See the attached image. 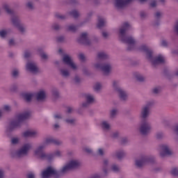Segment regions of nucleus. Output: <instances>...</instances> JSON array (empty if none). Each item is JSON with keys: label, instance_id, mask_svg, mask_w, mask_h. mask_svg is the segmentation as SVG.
<instances>
[{"label": "nucleus", "instance_id": "obj_1", "mask_svg": "<svg viewBox=\"0 0 178 178\" xmlns=\"http://www.w3.org/2000/svg\"><path fill=\"white\" fill-rule=\"evenodd\" d=\"M106 59H109V54L105 51H99L96 56V62L94 63L95 69L102 70L105 76H108L112 69L111 63L104 62Z\"/></svg>", "mask_w": 178, "mask_h": 178}, {"label": "nucleus", "instance_id": "obj_2", "mask_svg": "<svg viewBox=\"0 0 178 178\" xmlns=\"http://www.w3.org/2000/svg\"><path fill=\"white\" fill-rule=\"evenodd\" d=\"M130 29H131V25H130L129 22L122 24L119 29V37L122 42L127 45V50L133 51L136 49V39H134L133 36L126 35V33H127Z\"/></svg>", "mask_w": 178, "mask_h": 178}, {"label": "nucleus", "instance_id": "obj_3", "mask_svg": "<svg viewBox=\"0 0 178 178\" xmlns=\"http://www.w3.org/2000/svg\"><path fill=\"white\" fill-rule=\"evenodd\" d=\"M29 118H30V112L29 111L19 114L16 117V119L12 120L6 127V135L8 137H10L12 131H14L15 129L20 127V126H22V123H23V122L26 119H29Z\"/></svg>", "mask_w": 178, "mask_h": 178}, {"label": "nucleus", "instance_id": "obj_4", "mask_svg": "<svg viewBox=\"0 0 178 178\" xmlns=\"http://www.w3.org/2000/svg\"><path fill=\"white\" fill-rule=\"evenodd\" d=\"M70 170H72V168L67 163L62 168L60 172L58 171L55 168L49 166L42 172L41 178H51L52 176L58 178L59 177L60 173H61V175H66V173H69Z\"/></svg>", "mask_w": 178, "mask_h": 178}, {"label": "nucleus", "instance_id": "obj_5", "mask_svg": "<svg viewBox=\"0 0 178 178\" xmlns=\"http://www.w3.org/2000/svg\"><path fill=\"white\" fill-rule=\"evenodd\" d=\"M3 9L6 10L8 15L11 16V22L13 26L17 29L21 34H24V33H26V26L22 23V21L20 20V18L17 14H16L13 10L10 9V7H9V5L8 4L3 5Z\"/></svg>", "mask_w": 178, "mask_h": 178}, {"label": "nucleus", "instance_id": "obj_6", "mask_svg": "<svg viewBox=\"0 0 178 178\" xmlns=\"http://www.w3.org/2000/svg\"><path fill=\"white\" fill-rule=\"evenodd\" d=\"M139 51L145 52L147 59L149 62H151L152 65L154 67L157 66V65H161V63H165V57L162 56V54L154 57L152 50L148 49L146 45H141L139 47Z\"/></svg>", "mask_w": 178, "mask_h": 178}, {"label": "nucleus", "instance_id": "obj_7", "mask_svg": "<svg viewBox=\"0 0 178 178\" xmlns=\"http://www.w3.org/2000/svg\"><path fill=\"white\" fill-rule=\"evenodd\" d=\"M31 149H33V144L31 143H25L15 152L11 153V156L16 159L24 158L29 155Z\"/></svg>", "mask_w": 178, "mask_h": 178}, {"label": "nucleus", "instance_id": "obj_8", "mask_svg": "<svg viewBox=\"0 0 178 178\" xmlns=\"http://www.w3.org/2000/svg\"><path fill=\"white\" fill-rule=\"evenodd\" d=\"M44 149H45V144L40 145L34 151V154L38 158L40 159H43V161H48V162H51L54 159V155L46 154L44 152Z\"/></svg>", "mask_w": 178, "mask_h": 178}, {"label": "nucleus", "instance_id": "obj_9", "mask_svg": "<svg viewBox=\"0 0 178 178\" xmlns=\"http://www.w3.org/2000/svg\"><path fill=\"white\" fill-rule=\"evenodd\" d=\"M138 129L142 136H148L151 133V130H152V126L148 122V120H141Z\"/></svg>", "mask_w": 178, "mask_h": 178}, {"label": "nucleus", "instance_id": "obj_10", "mask_svg": "<svg viewBox=\"0 0 178 178\" xmlns=\"http://www.w3.org/2000/svg\"><path fill=\"white\" fill-rule=\"evenodd\" d=\"M147 163H155V157L154 156L143 155L136 160V165L137 168H143Z\"/></svg>", "mask_w": 178, "mask_h": 178}, {"label": "nucleus", "instance_id": "obj_11", "mask_svg": "<svg viewBox=\"0 0 178 178\" xmlns=\"http://www.w3.org/2000/svg\"><path fill=\"white\" fill-rule=\"evenodd\" d=\"M113 87L114 90L118 95V97H120V99H121V101H127V92H126L124 89L120 88L119 81H113Z\"/></svg>", "mask_w": 178, "mask_h": 178}, {"label": "nucleus", "instance_id": "obj_12", "mask_svg": "<svg viewBox=\"0 0 178 178\" xmlns=\"http://www.w3.org/2000/svg\"><path fill=\"white\" fill-rule=\"evenodd\" d=\"M154 101L147 102V104L142 107L140 111L141 120H147L148 116H149V112H151V108L154 106Z\"/></svg>", "mask_w": 178, "mask_h": 178}, {"label": "nucleus", "instance_id": "obj_13", "mask_svg": "<svg viewBox=\"0 0 178 178\" xmlns=\"http://www.w3.org/2000/svg\"><path fill=\"white\" fill-rule=\"evenodd\" d=\"M159 155L161 158H165V156L172 155V149H170V147L168 145H160Z\"/></svg>", "mask_w": 178, "mask_h": 178}, {"label": "nucleus", "instance_id": "obj_14", "mask_svg": "<svg viewBox=\"0 0 178 178\" xmlns=\"http://www.w3.org/2000/svg\"><path fill=\"white\" fill-rule=\"evenodd\" d=\"M26 69L28 72L33 73V74H37L38 73V66L34 61H29L26 65Z\"/></svg>", "mask_w": 178, "mask_h": 178}, {"label": "nucleus", "instance_id": "obj_15", "mask_svg": "<svg viewBox=\"0 0 178 178\" xmlns=\"http://www.w3.org/2000/svg\"><path fill=\"white\" fill-rule=\"evenodd\" d=\"M63 62L65 63V65H67V66H69L72 69V70H77V66L74 63H73V60H72V57H70L69 55L65 54L63 57Z\"/></svg>", "mask_w": 178, "mask_h": 178}, {"label": "nucleus", "instance_id": "obj_16", "mask_svg": "<svg viewBox=\"0 0 178 178\" xmlns=\"http://www.w3.org/2000/svg\"><path fill=\"white\" fill-rule=\"evenodd\" d=\"M130 2H133V0H115L114 5L117 9H123V8L127 6Z\"/></svg>", "mask_w": 178, "mask_h": 178}, {"label": "nucleus", "instance_id": "obj_17", "mask_svg": "<svg viewBox=\"0 0 178 178\" xmlns=\"http://www.w3.org/2000/svg\"><path fill=\"white\" fill-rule=\"evenodd\" d=\"M88 35L87 33H83L78 39V42H79V44H83L84 45H90V42Z\"/></svg>", "mask_w": 178, "mask_h": 178}, {"label": "nucleus", "instance_id": "obj_18", "mask_svg": "<svg viewBox=\"0 0 178 178\" xmlns=\"http://www.w3.org/2000/svg\"><path fill=\"white\" fill-rule=\"evenodd\" d=\"M38 135V131L34 130H28L22 134V136L25 137V138H27L29 137H30L31 138H36Z\"/></svg>", "mask_w": 178, "mask_h": 178}, {"label": "nucleus", "instance_id": "obj_19", "mask_svg": "<svg viewBox=\"0 0 178 178\" xmlns=\"http://www.w3.org/2000/svg\"><path fill=\"white\" fill-rule=\"evenodd\" d=\"M43 144H44L45 147H47V145H49V144H54V145H61L62 141L54 138H47Z\"/></svg>", "mask_w": 178, "mask_h": 178}, {"label": "nucleus", "instance_id": "obj_20", "mask_svg": "<svg viewBox=\"0 0 178 178\" xmlns=\"http://www.w3.org/2000/svg\"><path fill=\"white\" fill-rule=\"evenodd\" d=\"M101 127L103 131H111V129H112V126L111 125V122L108 120H103L101 122Z\"/></svg>", "mask_w": 178, "mask_h": 178}, {"label": "nucleus", "instance_id": "obj_21", "mask_svg": "<svg viewBox=\"0 0 178 178\" xmlns=\"http://www.w3.org/2000/svg\"><path fill=\"white\" fill-rule=\"evenodd\" d=\"M68 165L71 168V170H74V169H79L81 165V163L78 160H71L67 163Z\"/></svg>", "mask_w": 178, "mask_h": 178}, {"label": "nucleus", "instance_id": "obj_22", "mask_svg": "<svg viewBox=\"0 0 178 178\" xmlns=\"http://www.w3.org/2000/svg\"><path fill=\"white\" fill-rule=\"evenodd\" d=\"M86 22H87L84 21L83 22L79 24L78 26H76L74 24L68 25L67 26V31H71V33H76V31H77V29H79V27H81V26H83V24Z\"/></svg>", "mask_w": 178, "mask_h": 178}, {"label": "nucleus", "instance_id": "obj_23", "mask_svg": "<svg viewBox=\"0 0 178 178\" xmlns=\"http://www.w3.org/2000/svg\"><path fill=\"white\" fill-rule=\"evenodd\" d=\"M125 155L126 152H124L123 150H118L113 153L112 156H116L118 159H122Z\"/></svg>", "mask_w": 178, "mask_h": 178}, {"label": "nucleus", "instance_id": "obj_24", "mask_svg": "<svg viewBox=\"0 0 178 178\" xmlns=\"http://www.w3.org/2000/svg\"><path fill=\"white\" fill-rule=\"evenodd\" d=\"M46 95L45 91L40 90L36 94V99L37 101H44L45 99Z\"/></svg>", "mask_w": 178, "mask_h": 178}, {"label": "nucleus", "instance_id": "obj_25", "mask_svg": "<svg viewBox=\"0 0 178 178\" xmlns=\"http://www.w3.org/2000/svg\"><path fill=\"white\" fill-rule=\"evenodd\" d=\"M33 97H34V94L31 92H25L22 94V97L26 102H30Z\"/></svg>", "mask_w": 178, "mask_h": 178}, {"label": "nucleus", "instance_id": "obj_26", "mask_svg": "<svg viewBox=\"0 0 178 178\" xmlns=\"http://www.w3.org/2000/svg\"><path fill=\"white\" fill-rule=\"evenodd\" d=\"M60 74L63 77L67 78L70 76V72L67 68H61L60 69Z\"/></svg>", "mask_w": 178, "mask_h": 178}, {"label": "nucleus", "instance_id": "obj_27", "mask_svg": "<svg viewBox=\"0 0 178 178\" xmlns=\"http://www.w3.org/2000/svg\"><path fill=\"white\" fill-rule=\"evenodd\" d=\"M134 76L137 81H140V83H143V81H145V76H144V75L141 74L140 73L135 72L134 74Z\"/></svg>", "mask_w": 178, "mask_h": 178}, {"label": "nucleus", "instance_id": "obj_28", "mask_svg": "<svg viewBox=\"0 0 178 178\" xmlns=\"http://www.w3.org/2000/svg\"><path fill=\"white\" fill-rule=\"evenodd\" d=\"M106 26V19L105 18L99 17L97 27L98 29H102V27H105Z\"/></svg>", "mask_w": 178, "mask_h": 178}, {"label": "nucleus", "instance_id": "obj_29", "mask_svg": "<svg viewBox=\"0 0 178 178\" xmlns=\"http://www.w3.org/2000/svg\"><path fill=\"white\" fill-rule=\"evenodd\" d=\"M108 165H109V160L104 159L103 160V172L106 175L108 173Z\"/></svg>", "mask_w": 178, "mask_h": 178}, {"label": "nucleus", "instance_id": "obj_30", "mask_svg": "<svg viewBox=\"0 0 178 178\" xmlns=\"http://www.w3.org/2000/svg\"><path fill=\"white\" fill-rule=\"evenodd\" d=\"M85 98L86 101L90 104H93V102L95 101V98L94 97V95L91 94H86L85 95Z\"/></svg>", "mask_w": 178, "mask_h": 178}, {"label": "nucleus", "instance_id": "obj_31", "mask_svg": "<svg viewBox=\"0 0 178 178\" xmlns=\"http://www.w3.org/2000/svg\"><path fill=\"white\" fill-rule=\"evenodd\" d=\"M111 170L114 173H119L120 172V167L116 163H113L111 166Z\"/></svg>", "mask_w": 178, "mask_h": 178}, {"label": "nucleus", "instance_id": "obj_32", "mask_svg": "<svg viewBox=\"0 0 178 178\" xmlns=\"http://www.w3.org/2000/svg\"><path fill=\"white\" fill-rule=\"evenodd\" d=\"M68 16H72L74 19H77L80 16V13L76 10H73L71 12L67 13Z\"/></svg>", "mask_w": 178, "mask_h": 178}, {"label": "nucleus", "instance_id": "obj_33", "mask_svg": "<svg viewBox=\"0 0 178 178\" xmlns=\"http://www.w3.org/2000/svg\"><path fill=\"white\" fill-rule=\"evenodd\" d=\"M67 13L66 15H62L59 13L55 14L56 19H59L60 20H66V19H67Z\"/></svg>", "mask_w": 178, "mask_h": 178}, {"label": "nucleus", "instance_id": "obj_34", "mask_svg": "<svg viewBox=\"0 0 178 178\" xmlns=\"http://www.w3.org/2000/svg\"><path fill=\"white\" fill-rule=\"evenodd\" d=\"M162 16V13L161 12H156L154 15V17L157 19L156 22L154 23V26H159V19H161Z\"/></svg>", "mask_w": 178, "mask_h": 178}, {"label": "nucleus", "instance_id": "obj_35", "mask_svg": "<svg viewBox=\"0 0 178 178\" xmlns=\"http://www.w3.org/2000/svg\"><path fill=\"white\" fill-rule=\"evenodd\" d=\"M10 32V30L9 29L0 31L1 38H6V35H8Z\"/></svg>", "mask_w": 178, "mask_h": 178}, {"label": "nucleus", "instance_id": "obj_36", "mask_svg": "<svg viewBox=\"0 0 178 178\" xmlns=\"http://www.w3.org/2000/svg\"><path fill=\"white\" fill-rule=\"evenodd\" d=\"M51 94L55 99H58V98H59V91L58 90V89H53L51 90Z\"/></svg>", "mask_w": 178, "mask_h": 178}, {"label": "nucleus", "instance_id": "obj_37", "mask_svg": "<svg viewBox=\"0 0 178 178\" xmlns=\"http://www.w3.org/2000/svg\"><path fill=\"white\" fill-rule=\"evenodd\" d=\"M19 73H20V71L19 70V69L15 68L12 71V76H13V77H14L15 79L19 77Z\"/></svg>", "mask_w": 178, "mask_h": 178}, {"label": "nucleus", "instance_id": "obj_38", "mask_svg": "<svg viewBox=\"0 0 178 178\" xmlns=\"http://www.w3.org/2000/svg\"><path fill=\"white\" fill-rule=\"evenodd\" d=\"M19 143H20V138H17V137H14L11 138V144L13 145H17V144H19Z\"/></svg>", "mask_w": 178, "mask_h": 178}, {"label": "nucleus", "instance_id": "obj_39", "mask_svg": "<svg viewBox=\"0 0 178 178\" xmlns=\"http://www.w3.org/2000/svg\"><path fill=\"white\" fill-rule=\"evenodd\" d=\"M65 123H67V124H74V123H76V119L74 118H67L65 120Z\"/></svg>", "mask_w": 178, "mask_h": 178}, {"label": "nucleus", "instance_id": "obj_40", "mask_svg": "<svg viewBox=\"0 0 178 178\" xmlns=\"http://www.w3.org/2000/svg\"><path fill=\"white\" fill-rule=\"evenodd\" d=\"M51 27H52V29L55 30L56 31H58L61 29L60 25L58 23L53 24Z\"/></svg>", "mask_w": 178, "mask_h": 178}, {"label": "nucleus", "instance_id": "obj_41", "mask_svg": "<svg viewBox=\"0 0 178 178\" xmlns=\"http://www.w3.org/2000/svg\"><path fill=\"white\" fill-rule=\"evenodd\" d=\"M26 8H28L29 10H34V3L32 1H28L26 3Z\"/></svg>", "mask_w": 178, "mask_h": 178}, {"label": "nucleus", "instance_id": "obj_42", "mask_svg": "<svg viewBox=\"0 0 178 178\" xmlns=\"http://www.w3.org/2000/svg\"><path fill=\"white\" fill-rule=\"evenodd\" d=\"M118 113V110L116 109H113L111 110L110 113V118L111 119H113L114 118H116V114Z\"/></svg>", "mask_w": 178, "mask_h": 178}, {"label": "nucleus", "instance_id": "obj_43", "mask_svg": "<svg viewBox=\"0 0 178 178\" xmlns=\"http://www.w3.org/2000/svg\"><path fill=\"white\" fill-rule=\"evenodd\" d=\"M171 173L172 176H176L177 177H178V168L177 167L173 168L171 171Z\"/></svg>", "mask_w": 178, "mask_h": 178}, {"label": "nucleus", "instance_id": "obj_44", "mask_svg": "<svg viewBox=\"0 0 178 178\" xmlns=\"http://www.w3.org/2000/svg\"><path fill=\"white\" fill-rule=\"evenodd\" d=\"M63 117L62 116V114L60 113H55L54 115V118L55 119L56 122H58V120L62 119Z\"/></svg>", "mask_w": 178, "mask_h": 178}, {"label": "nucleus", "instance_id": "obj_45", "mask_svg": "<svg viewBox=\"0 0 178 178\" xmlns=\"http://www.w3.org/2000/svg\"><path fill=\"white\" fill-rule=\"evenodd\" d=\"M97 154H99V156H104V155H105V149L102 148H99L97 149Z\"/></svg>", "mask_w": 178, "mask_h": 178}, {"label": "nucleus", "instance_id": "obj_46", "mask_svg": "<svg viewBox=\"0 0 178 178\" xmlns=\"http://www.w3.org/2000/svg\"><path fill=\"white\" fill-rule=\"evenodd\" d=\"M8 45L9 47H15V45H16V41L15 40V39L11 38L8 40Z\"/></svg>", "mask_w": 178, "mask_h": 178}, {"label": "nucleus", "instance_id": "obj_47", "mask_svg": "<svg viewBox=\"0 0 178 178\" xmlns=\"http://www.w3.org/2000/svg\"><path fill=\"white\" fill-rule=\"evenodd\" d=\"M161 92V88L156 87L152 89V93L156 95V94H159Z\"/></svg>", "mask_w": 178, "mask_h": 178}, {"label": "nucleus", "instance_id": "obj_48", "mask_svg": "<svg viewBox=\"0 0 178 178\" xmlns=\"http://www.w3.org/2000/svg\"><path fill=\"white\" fill-rule=\"evenodd\" d=\"M57 42H65V36L60 35L56 38Z\"/></svg>", "mask_w": 178, "mask_h": 178}, {"label": "nucleus", "instance_id": "obj_49", "mask_svg": "<svg viewBox=\"0 0 178 178\" xmlns=\"http://www.w3.org/2000/svg\"><path fill=\"white\" fill-rule=\"evenodd\" d=\"M49 155H53L54 158H55V156H61L62 153L60 152V151L57 150L54 154H49Z\"/></svg>", "mask_w": 178, "mask_h": 178}, {"label": "nucleus", "instance_id": "obj_50", "mask_svg": "<svg viewBox=\"0 0 178 178\" xmlns=\"http://www.w3.org/2000/svg\"><path fill=\"white\" fill-rule=\"evenodd\" d=\"M94 88H95V91H99V90H101V88H102V85L99 83H97L95 84Z\"/></svg>", "mask_w": 178, "mask_h": 178}, {"label": "nucleus", "instance_id": "obj_51", "mask_svg": "<svg viewBox=\"0 0 178 178\" xmlns=\"http://www.w3.org/2000/svg\"><path fill=\"white\" fill-rule=\"evenodd\" d=\"M31 55H33V53H31V51H30L29 50H26L24 51V58H30V56H31Z\"/></svg>", "mask_w": 178, "mask_h": 178}, {"label": "nucleus", "instance_id": "obj_52", "mask_svg": "<svg viewBox=\"0 0 178 178\" xmlns=\"http://www.w3.org/2000/svg\"><path fill=\"white\" fill-rule=\"evenodd\" d=\"M78 58L82 62H84V60H86V56H84V54H83V53L79 54Z\"/></svg>", "mask_w": 178, "mask_h": 178}, {"label": "nucleus", "instance_id": "obj_53", "mask_svg": "<svg viewBox=\"0 0 178 178\" xmlns=\"http://www.w3.org/2000/svg\"><path fill=\"white\" fill-rule=\"evenodd\" d=\"M90 105L91 104L88 101H86L82 104V108H88Z\"/></svg>", "mask_w": 178, "mask_h": 178}, {"label": "nucleus", "instance_id": "obj_54", "mask_svg": "<svg viewBox=\"0 0 178 178\" xmlns=\"http://www.w3.org/2000/svg\"><path fill=\"white\" fill-rule=\"evenodd\" d=\"M156 138L160 140V138H162L163 137V133H162V132L157 133L156 135Z\"/></svg>", "mask_w": 178, "mask_h": 178}, {"label": "nucleus", "instance_id": "obj_55", "mask_svg": "<svg viewBox=\"0 0 178 178\" xmlns=\"http://www.w3.org/2000/svg\"><path fill=\"white\" fill-rule=\"evenodd\" d=\"M3 110L6 111V112H9L11 110V107L9 105H5L3 106Z\"/></svg>", "mask_w": 178, "mask_h": 178}, {"label": "nucleus", "instance_id": "obj_56", "mask_svg": "<svg viewBox=\"0 0 178 178\" xmlns=\"http://www.w3.org/2000/svg\"><path fill=\"white\" fill-rule=\"evenodd\" d=\"M161 47H168V41H166L165 40H161Z\"/></svg>", "mask_w": 178, "mask_h": 178}, {"label": "nucleus", "instance_id": "obj_57", "mask_svg": "<svg viewBox=\"0 0 178 178\" xmlns=\"http://www.w3.org/2000/svg\"><path fill=\"white\" fill-rule=\"evenodd\" d=\"M17 90V85L13 84L10 87V91H16Z\"/></svg>", "mask_w": 178, "mask_h": 178}, {"label": "nucleus", "instance_id": "obj_58", "mask_svg": "<svg viewBox=\"0 0 178 178\" xmlns=\"http://www.w3.org/2000/svg\"><path fill=\"white\" fill-rule=\"evenodd\" d=\"M40 56L42 59H48V55H47L45 53H41Z\"/></svg>", "mask_w": 178, "mask_h": 178}, {"label": "nucleus", "instance_id": "obj_59", "mask_svg": "<svg viewBox=\"0 0 178 178\" xmlns=\"http://www.w3.org/2000/svg\"><path fill=\"white\" fill-rule=\"evenodd\" d=\"M5 177V171L2 169H0V178Z\"/></svg>", "mask_w": 178, "mask_h": 178}, {"label": "nucleus", "instance_id": "obj_60", "mask_svg": "<svg viewBox=\"0 0 178 178\" xmlns=\"http://www.w3.org/2000/svg\"><path fill=\"white\" fill-rule=\"evenodd\" d=\"M74 80V82L76 83H79L81 81L80 77L79 76H75Z\"/></svg>", "mask_w": 178, "mask_h": 178}, {"label": "nucleus", "instance_id": "obj_61", "mask_svg": "<svg viewBox=\"0 0 178 178\" xmlns=\"http://www.w3.org/2000/svg\"><path fill=\"white\" fill-rule=\"evenodd\" d=\"M150 6L152 8H155L156 6V1H152L151 3H150Z\"/></svg>", "mask_w": 178, "mask_h": 178}, {"label": "nucleus", "instance_id": "obj_62", "mask_svg": "<svg viewBox=\"0 0 178 178\" xmlns=\"http://www.w3.org/2000/svg\"><path fill=\"white\" fill-rule=\"evenodd\" d=\"M53 127L55 130H58L60 127V125H59V123H56L53 125Z\"/></svg>", "mask_w": 178, "mask_h": 178}, {"label": "nucleus", "instance_id": "obj_63", "mask_svg": "<svg viewBox=\"0 0 178 178\" xmlns=\"http://www.w3.org/2000/svg\"><path fill=\"white\" fill-rule=\"evenodd\" d=\"M73 112V108L72 107L67 108V113H72Z\"/></svg>", "mask_w": 178, "mask_h": 178}, {"label": "nucleus", "instance_id": "obj_64", "mask_svg": "<svg viewBox=\"0 0 178 178\" xmlns=\"http://www.w3.org/2000/svg\"><path fill=\"white\" fill-rule=\"evenodd\" d=\"M35 176L33 173L29 174L27 175V178H35Z\"/></svg>", "mask_w": 178, "mask_h": 178}]
</instances>
